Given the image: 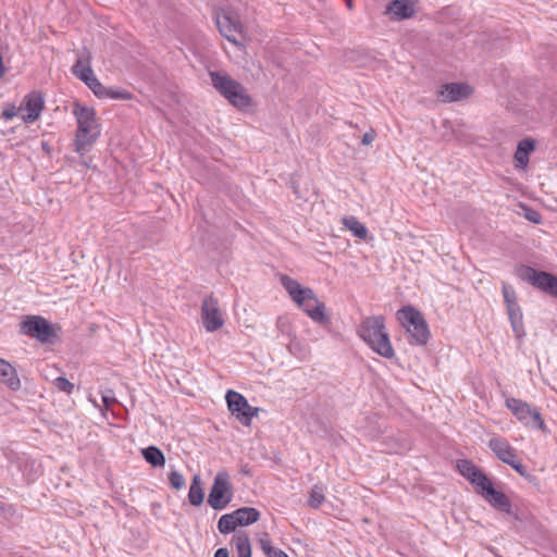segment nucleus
I'll use <instances>...</instances> for the list:
<instances>
[{
	"instance_id": "nucleus-1",
	"label": "nucleus",
	"mask_w": 557,
	"mask_h": 557,
	"mask_svg": "<svg viewBox=\"0 0 557 557\" xmlns=\"http://www.w3.org/2000/svg\"><path fill=\"white\" fill-rule=\"evenodd\" d=\"M457 467L460 474L475 487V492L492 507L507 515L512 512L510 499L502 491L494 487L492 481L481 469L469 460H460Z\"/></svg>"
},
{
	"instance_id": "nucleus-2",
	"label": "nucleus",
	"mask_w": 557,
	"mask_h": 557,
	"mask_svg": "<svg viewBox=\"0 0 557 557\" xmlns=\"http://www.w3.org/2000/svg\"><path fill=\"white\" fill-rule=\"evenodd\" d=\"M280 281L292 300L313 322L322 325L330 322L324 302L318 298L312 288L302 286L298 281L287 275H282Z\"/></svg>"
},
{
	"instance_id": "nucleus-3",
	"label": "nucleus",
	"mask_w": 557,
	"mask_h": 557,
	"mask_svg": "<svg viewBox=\"0 0 557 557\" xmlns=\"http://www.w3.org/2000/svg\"><path fill=\"white\" fill-rule=\"evenodd\" d=\"M357 333L375 354L386 359L395 356L384 317L371 315L363 319Z\"/></svg>"
},
{
	"instance_id": "nucleus-4",
	"label": "nucleus",
	"mask_w": 557,
	"mask_h": 557,
	"mask_svg": "<svg viewBox=\"0 0 557 557\" xmlns=\"http://www.w3.org/2000/svg\"><path fill=\"white\" fill-rule=\"evenodd\" d=\"M73 115L77 123L75 135L76 151L84 154L100 136V124L98 123L95 109L78 102L74 103Z\"/></svg>"
},
{
	"instance_id": "nucleus-5",
	"label": "nucleus",
	"mask_w": 557,
	"mask_h": 557,
	"mask_svg": "<svg viewBox=\"0 0 557 557\" xmlns=\"http://www.w3.org/2000/svg\"><path fill=\"white\" fill-rule=\"evenodd\" d=\"M212 86L237 109H247L251 104V98L246 88L233 79L227 73L212 71L209 73Z\"/></svg>"
},
{
	"instance_id": "nucleus-6",
	"label": "nucleus",
	"mask_w": 557,
	"mask_h": 557,
	"mask_svg": "<svg viewBox=\"0 0 557 557\" xmlns=\"http://www.w3.org/2000/svg\"><path fill=\"white\" fill-rule=\"evenodd\" d=\"M401 326L409 334L411 345H425L430 337L428 324L421 312L411 306L403 307L396 313Z\"/></svg>"
},
{
	"instance_id": "nucleus-7",
	"label": "nucleus",
	"mask_w": 557,
	"mask_h": 557,
	"mask_svg": "<svg viewBox=\"0 0 557 557\" xmlns=\"http://www.w3.org/2000/svg\"><path fill=\"white\" fill-rule=\"evenodd\" d=\"M505 404L517 420L524 426L541 431L546 429L542 414L536 407L515 397L506 398Z\"/></svg>"
},
{
	"instance_id": "nucleus-8",
	"label": "nucleus",
	"mask_w": 557,
	"mask_h": 557,
	"mask_svg": "<svg viewBox=\"0 0 557 557\" xmlns=\"http://www.w3.org/2000/svg\"><path fill=\"white\" fill-rule=\"evenodd\" d=\"M517 275L539 289L557 297V276L544 272L536 271L528 265H520L516 270Z\"/></svg>"
},
{
	"instance_id": "nucleus-9",
	"label": "nucleus",
	"mask_w": 557,
	"mask_h": 557,
	"mask_svg": "<svg viewBox=\"0 0 557 557\" xmlns=\"http://www.w3.org/2000/svg\"><path fill=\"white\" fill-rule=\"evenodd\" d=\"M232 497L230 475L225 470L219 471L211 486L208 504L215 510H222L231 503Z\"/></svg>"
},
{
	"instance_id": "nucleus-10",
	"label": "nucleus",
	"mask_w": 557,
	"mask_h": 557,
	"mask_svg": "<svg viewBox=\"0 0 557 557\" xmlns=\"http://www.w3.org/2000/svg\"><path fill=\"white\" fill-rule=\"evenodd\" d=\"M487 445L500 461L510 466L519 474H525V467L518 459L516 449L509 444L507 440L499 436H493L490 438Z\"/></svg>"
},
{
	"instance_id": "nucleus-11",
	"label": "nucleus",
	"mask_w": 557,
	"mask_h": 557,
	"mask_svg": "<svg viewBox=\"0 0 557 557\" xmlns=\"http://www.w3.org/2000/svg\"><path fill=\"white\" fill-rule=\"evenodd\" d=\"M225 399L230 411L242 424L250 425L251 420L258 416L259 408L250 406L242 394L230 389Z\"/></svg>"
},
{
	"instance_id": "nucleus-12",
	"label": "nucleus",
	"mask_w": 557,
	"mask_h": 557,
	"mask_svg": "<svg viewBox=\"0 0 557 557\" xmlns=\"http://www.w3.org/2000/svg\"><path fill=\"white\" fill-rule=\"evenodd\" d=\"M21 332L41 343H50L54 337L51 323L40 315H28L21 323Z\"/></svg>"
},
{
	"instance_id": "nucleus-13",
	"label": "nucleus",
	"mask_w": 557,
	"mask_h": 557,
	"mask_svg": "<svg viewBox=\"0 0 557 557\" xmlns=\"http://www.w3.org/2000/svg\"><path fill=\"white\" fill-rule=\"evenodd\" d=\"M216 26L223 37L230 42L238 45L237 36L243 34V24L227 10H221L215 14Z\"/></svg>"
},
{
	"instance_id": "nucleus-14",
	"label": "nucleus",
	"mask_w": 557,
	"mask_h": 557,
	"mask_svg": "<svg viewBox=\"0 0 557 557\" xmlns=\"http://www.w3.org/2000/svg\"><path fill=\"white\" fill-rule=\"evenodd\" d=\"M44 109L45 97L42 92L38 90H33L25 95L20 106L21 112H26V114L22 115V120L25 123H34L40 117Z\"/></svg>"
},
{
	"instance_id": "nucleus-15",
	"label": "nucleus",
	"mask_w": 557,
	"mask_h": 557,
	"mask_svg": "<svg viewBox=\"0 0 557 557\" xmlns=\"http://www.w3.org/2000/svg\"><path fill=\"white\" fill-rule=\"evenodd\" d=\"M201 319L203 326L208 332H214L222 327L224 320L215 298L208 297L203 299L201 306Z\"/></svg>"
},
{
	"instance_id": "nucleus-16",
	"label": "nucleus",
	"mask_w": 557,
	"mask_h": 557,
	"mask_svg": "<svg viewBox=\"0 0 557 557\" xmlns=\"http://www.w3.org/2000/svg\"><path fill=\"white\" fill-rule=\"evenodd\" d=\"M472 94V88L466 83H448L441 86L438 97L444 102H456L468 98Z\"/></svg>"
},
{
	"instance_id": "nucleus-17",
	"label": "nucleus",
	"mask_w": 557,
	"mask_h": 557,
	"mask_svg": "<svg viewBox=\"0 0 557 557\" xmlns=\"http://www.w3.org/2000/svg\"><path fill=\"white\" fill-rule=\"evenodd\" d=\"M416 13V2L413 0H392L385 10V14L392 21H403L410 18Z\"/></svg>"
},
{
	"instance_id": "nucleus-18",
	"label": "nucleus",
	"mask_w": 557,
	"mask_h": 557,
	"mask_svg": "<svg viewBox=\"0 0 557 557\" xmlns=\"http://www.w3.org/2000/svg\"><path fill=\"white\" fill-rule=\"evenodd\" d=\"M0 381L11 391L21 388V380L15 368L7 360L0 358Z\"/></svg>"
},
{
	"instance_id": "nucleus-19",
	"label": "nucleus",
	"mask_w": 557,
	"mask_h": 557,
	"mask_svg": "<svg viewBox=\"0 0 557 557\" xmlns=\"http://www.w3.org/2000/svg\"><path fill=\"white\" fill-rule=\"evenodd\" d=\"M535 148V141L533 139H523L519 141L517 150L515 152L516 166L525 169L529 163V156Z\"/></svg>"
},
{
	"instance_id": "nucleus-20",
	"label": "nucleus",
	"mask_w": 557,
	"mask_h": 557,
	"mask_svg": "<svg viewBox=\"0 0 557 557\" xmlns=\"http://www.w3.org/2000/svg\"><path fill=\"white\" fill-rule=\"evenodd\" d=\"M72 73L86 85L96 77L90 66L89 54H87L85 60L81 58L75 62L72 67Z\"/></svg>"
},
{
	"instance_id": "nucleus-21",
	"label": "nucleus",
	"mask_w": 557,
	"mask_h": 557,
	"mask_svg": "<svg viewBox=\"0 0 557 557\" xmlns=\"http://www.w3.org/2000/svg\"><path fill=\"white\" fill-rule=\"evenodd\" d=\"M238 527L250 525L260 519V512L252 507H242L234 511Z\"/></svg>"
},
{
	"instance_id": "nucleus-22",
	"label": "nucleus",
	"mask_w": 557,
	"mask_h": 557,
	"mask_svg": "<svg viewBox=\"0 0 557 557\" xmlns=\"http://www.w3.org/2000/svg\"><path fill=\"white\" fill-rule=\"evenodd\" d=\"M342 223L354 234V236L360 239H364L368 236V228L356 216H344L342 219Z\"/></svg>"
},
{
	"instance_id": "nucleus-23",
	"label": "nucleus",
	"mask_w": 557,
	"mask_h": 557,
	"mask_svg": "<svg viewBox=\"0 0 557 557\" xmlns=\"http://www.w3.org/2000/svg\"><path fill=\"white\" fill-rule=\"evenodd\" d=\"M507 312L515 334L518 337L523 335L522 312L517 305L507 306Z\"/></svg>"
},
{
	"instance_id": "nucleus-24",
	"label": "nucleus",
	"mask_w": 557,
	"mask_h": 557,
	"mask_svg": "<svg viewBox=\"0 0 557 557\" xmlns=\"http://www.w3.org/2000/svg\"><path fill=\"white\" fill-rule=\"evenodd\" d=\"M188 500L193 506H200L203 502V490L201 479L195 474L189 486Z\"/></svg>"
},
{
	"instance_id": "nucleus-25",
	"label": "nucleus",
	"mask_w": 557,
	"mask_h": 557,
	"mask_svg": "<svg viewBox=\"0 0 557 557\" xmlns=\"http://www.w3.org/2000/svg\"><path fill=\"white\" fill-rule=\"evenodd\" d=\"M143 456L146 461L153 467H163L165 463V457L163 453L156 446L144 448Z\"/></svg>"
},
{
	"instance_id": "nucleus-26",
	"label": "nucleus",
	"mask_w": 557,
	"mask_h": 557,
	"mask_svg": "<svg viewBox=\"0 0 557 557\" xmlns=\"http://www.w3.org/2000/svg\"><path fill=\"white\" fill-rule=\"evenodd\" d=\"M234 543L238 557H251V545L246 534H236Z\"/></svg>"
},
{
	"instance_id": "nucleus-27",
	"label": "nucleus",
	"mask_w": 557,
	"mask_h": 557,
	"mask_svg": "<svg viewBox=\"0 0 557 557\" xmlns=\"http://www.w3.org/2000/svg\"><path fill=\"white\" fill-rule=\"evenodd\" d=\"M238 527L234 511L231 513L223 515L218 521V530L222 534H227L235 531Z\"/></svg>"
},
{
	"instance_id": "nucleus-28",
	"label": "nucleus",
	"mask_w": 557,
	"mask_h": 557,
	"mask_svg": "<svg viewBox=\"0 0 557 557\" xmlns=\"http://www.w3.org/2000/svg\"><path fill=\"white\" fill-rule=\"evenodd\" d=\"M324 502V488L321 485H314L310 492L308 504L312 508H319Z\"/></svg>"
},
{
	"instance_id": "nucleus-29",
	"label": "nucleus",
	"mask_w": 557,
	"mask_h": 557,
	"mask_svg": "<svg viewBox=\"0 0 557 557\" xmlns=\"http://www.w3.org/2000/svg\"><path fill=\"white\" fill-rule=\"evenodd\" d=\"M87 86L92 90V92L100 99H104L108 95V88L104 87L97 77L91 79Z\"/></svg>"
},
{
	"instance_id": "nucleus-30",
	"label": "nucleus",
	"mask_w": 557,
	"mask_h": 557,
	"mask_svg": "<svg viewBox=\"0 0 557 557\" xmlns=\"http://www.w3.org/2000/svg\"><path fill=\"white\" fill-rule=\"evenodd\" d=\"M259 545L267 557H273L280 550L273 547L268 534H265L259 540Z\"/></svg>"
},
{
	"instance_id": "nucleus-31",
	"label": "nucleus",
	"mask_w": 557,
	"mask_h": 557,
	"mask_svg": "<svg viewBox=\"0 0 557 557\" xmlns=\"http://www.w3.org/2000/svg\"><path fill=\"white\" fill-rule=\"evenodd\" d=\"M170 484L175 490H181L185 486V478L178 471H172L169 475Z\"/></svg>"
},
{
	"instance_id": "nucleus-32",
	"label": "nucleus",
	"mask_w": 557,
	"mask_h": 557,
	"mask_svg": "<svg viewBox=\"0 0 557 557\" xmlns=\"http://www.w3.org/2000/svg\"><path fill=\"white\" fill-rule=\"evenodd\" d=\"M502 292L506 306L517 305L516 293L511 286L503 284Z\"/></svg>"
},
{
	"instance_id": "nucleus-33",
	"label": "nucleus",
	"mask_w": 557,
	"mask_h": 557,
	"mask_svg": "<svg viewBox=\"0 0 557 557\" xmlns=\"http://www.w3.org/2000/svg\"><path fill=\"white\" fill-rule=\"evenodd\" d=\"M53 384L59 391L65 392L67 394H71L74 388V385L63 376L57 377Z\"/></svg>"
},
{
	"instance_id": "nucleus-34",
	"label": "nucleus",
	"mask_w": 557,
	"mask_h": 557,
	"mask_svg": "<svg viewBox=\"0 0 557 557\" xmlns=\"http://www.w3.org/2000/svg\"><path fill=\"white\" fill-rule=\"evenodd\" d=\"M106 98L127 100V99H131V95H129V92L121 90V89L108 88V95Z\"/></svg>"
},
{
	"instance_id": "nucleus-35",
	"label": "nucleus",
	"mask_w": 557,
	"mask_h": 557,
	"mask_svg": "<svg viewBox=\"0 0 557 557\" xmlns=\"http://www.w3.org/2000/svg\"><path fill=\"white\" fill-rule=\"evenodd\" d=\"M21 112L20 107H15L14 104H7L2 111V117L5 121H10Z\"/></svg>"
},
{
	"instance_id": "nucleus-36",
	"label": "nucleus",
	"mask_w": 557,
	"mask_h": 557,
	"mask_svg": "<svg viewBox=\"0 0 557 557\" xmlns=\"http://www.w3.org/2000/svg\"><path fill=\"white\" fill-rule=\"evenodd\" d=\"M101 398L106 409H109L110 406L116 401L114 392L112 389H106L101 392Z\"/></svg>"
},
{
	"instance_id": "nucleus-37",
	"label": "nucleus",
	"mask_w": 557,
	"mask_h": 557,
	"mask_svg": "<svg viewBox=\"0 0 557 557\" xmlns=\"http://www.w3.org/2000/svg\"><path fill=\"white\" fill-rule=\"evenodd\" d=\"M375 139V132L373 129L366 132L362 136L361 143L366 146L371 145Z\"/></svg>"
},
{
	"instance_id": "nucleus-38",
	"label": "nucleus",
	"mask_w": 557,
	"mask_h": 557,
	"mask_svg": "<svg viewBox=\"0 0 557 557\" xmlns=\"http://www.w3.org/2000/svg\"><path fill=\"white\" fill-rule=\"evenodd\" d=\"M525 218L529 221L533 222V223H540L541 222V214L537 211H534V210H529L525 213Z\"/></svg>"
},
{
	"instance_id": "nucleus-39",
	"label": "nucleus",
	"mask_w": 557,
	"mask_h": 557,
	"mask_svg": "<svg viewBox=\"0 0 557 557\" xmlns=\"http://www.w3.org/2000/svg\"><path fill=\"white\" fill-rule=\"evenodd\" d=\"M214 557H228V550L226 548H219L214 553Z\"/></svg>"
},
{
	"instance_id": "nucleus-40",
	"label": "nucleus",
	"mask_w": 557,
	"mask_h": 557,
	"mask_svg": "<svg viewBox=\"0 0 557 557\" xmlns=\"http://www.w3.org/2000/svg\"><path fill=\"white\" fill-rule=\"evenodd\" d=\"M273 557H289L285 552L278 550Z\"/></svg>"
},
{
	"instance_id": "nucleus-41",
	"label": "nucleus",
	"mask_w": 557,
	"mask_h": 557,
	"mask_svg": "<svg viewBox=\"0 0 557 557\" xmlns=\"http://www.w3.org/2000/svg\"><path fill=\"white\" fill-rule=\"evenodd\" d=\"M347 7H348L349 9H351V8H352L351 0H347Z\"/></svg>"
},
{
	"instance_id": "nucleus-42",
	"label": "nucleus",
	"mask_w": 557,
	"mask_h": 557,
	"mask_svg": "<svg viewBox=\"0 0 557 557\" xmlns=\"http://www.w3.org/2000/svg\"><path fill=\"white\" fill-rule=\"evenodd\" d=\"M277 325H278V327H281V325H282V319H278V320H277Z\"/></svg>"
},
{
	"instance_id": "nucleus-43",
	"label": "nucleus",
	"mask_w": 557,
	"mask_h": 557,
	"mask_svg": "<svg viewBox=\"0 0 557 557\" xmlns=\"http://www.w3.org/2000/svg\"><path fill=\"white\" fill-rule=\"evenodd\" d=\"M42 148L47 149V144L46 143H42Z\"/></svg>"
}]
</instances>
